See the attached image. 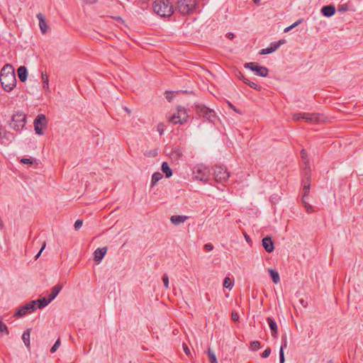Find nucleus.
Segmentation results:
<instances>
[{"label": "nucleus", "mask_w": 363, "mask_h": 363, "mask_svg": "<svg viewBox=\"0 0 363 363\" xmlns=\"http://www.w3.org/2000/svg\"><path fill=\"white\" fill-rule=\"evenodd\" d=\"M245 83L247 84L248 86H250L251 88L256 89V90H260L261 87L258 85H257L255 83L250 82L248 79L245 80Z\"/></svg>", "instance_id": "37"}, {"label": "nucleus", "mask_w": 363, "mask_h": 363, "mask_svg": "<svg viewBox=\"0 0 363 363\" xmlns=\"http://www.w3.org/2000/svg\"><path fill=\"white\" fill-rule=\"evenodd\" d=\"M204 248L206 250L211 251L213 249V245L211 243H207L204 245Z\"/></svg>", "instance_id": "53"}, {"label": "nucleus", "mask_w": 363, "mask_h": 363, "mask_svg": "<svg viewBox=\"0 0 363 363\" xmlns=\"http://www.w3.org/2000/svg\"><path fill=\"white\" fill-rule=\"evenodd\" d=\"M31 329L26 330L22 335V340L25 345L28 348L30 347V336Z\"/></svg>", "instance_id": "22"}, {"label": "nucleus", "mask_w": 363, "mask_h": 363, "mask_svg": "<svg viewBox=\"0 0 363 363\" xmlns=\"http://www.w3.org/2000/svg\"><path fill=\"white\" fill-rule=\"evenodd\" d=\"M303 205L307 213H311L313 212V207L307 201L306 199L302 198Z\"/></svg>", "instance_id": "32"}, {"label": "nucleus", "mask_w": 363, "mask_h": 363, "mask_svg": "<svg viewBox=\"0 0 363 363\" xmlns=\"http://www.w3.org/2000/svg\"><path fill=\"white\" fill-rule=\"evenodd\" d=\"M164 127V125L163 123H159L157 125V131L160 133V135L163 134Z\"/></svg>", "instance_id": "49"}, {"label": "nucleus", "mask_w": 363, "mask_h": 363, "mask_svg": "<svg viewBox=\"0 0 363 363\" xmlns=\"http://www.w3.org/2000/svg\"><path fill=\"white\" fill-rule=\"evenodd\" d=\"M262 245L264 250L269 253L273 252L274 249V242H272V238L269 236L262 239Z\"/></svg>", "instance_id": "14"}, {"label": "nucleus", "mask_w": 363, "mask_h": 363, "mask_svg": "<svg viewBox=\"0 0 363 363\" xmlns=\"http://www.w3.org/2000/svg\"><path fill=\"white\" fill-rule=\"evenodd\" d=\"M165 95H166V99L169 101H171L172 98H173V95L174 94L172 93V92H169V91H166L165 93Z\"/></svg>", "instance_id": "51"}, {"label": "nucleus", "mask_w": 363, "mask_h": 363, "mask_svg": "<svg viewBox=\"0 0 363 363\" xmlns=\"http://www.w3.org/2000/svg\"><path fill=\"white\" fill-rule=\"evenodd\" d=\"M300 303L304 308L307 306V303L303 299H301Z\"/></svg>", "instance_id": "57"}, {"label": "nucleus", "mask_w": 363, "mask_h": 363, "mask_svg": "<svg viewBox=\"0 0 363 363\" xmlns=\"http://www.w3.org/2000/svg\"><path fill=\"white\" fill-rule=\"evenodd\" d=\"M335 12V6L332 5L325 6L321 9V13L326 17H330Z\"/></svg>", "instance_id": "17"}, {"label": "nucleus", "mask_w": 363, "mask_h": 363, "mask_svg": "<svg viewBox=\"0 0 363 363\" xmlns=\"http://www.w3.org/2000/svg\"><path fill=\"white\" fill-rule=\"evenodd\" d=\"M226 36H227L229 39H230V40L233 39V38L235 37V35H234V34H233V33H227Z\"/></svg>", "instance_id": "56"}, {"label": "nucleus", "mask_w": 363, "mask_h": 363, "mask_svg": "<svg viewBox=\"0 0 363 363\" xmlns=\"http://www.w3.org/2000/svg\"><path fill=\"white\" fill-rule=\"evenodd\" d=\"M309 189H310V184L309 183L305 184L303 185V197L302 198L306 199V197L308 196V195L309 194Z\"/></svg>", "instance_id": "36"}, {"label": "nucleus", "mask_w": 363, "mask_h": 363, "mask_svg": "<svg viewBox=\"0 0 363 363\" xmlns=\"http://www.w3.org/2000/svg\"><path fill=\"white\" fill-rule=\"evenodd\" d=\"M286 347H287V340H286V335H284L282 336V338H281V345L280 350H282V351H284V350Z\"/></svg>", "instance_id": "38"}, {"label": "nucleus", "mask_w": 363, "mask_h": 363, "mask_svg": "<svg viewBox=\"0 0 363 363\" xmlns=\"http://www.w3.org/2000/svg\"><path fill=\"white\" fill-rule=\"evenodd\" d=\"M35 301L39 303L38 308L40 309L43 308L46 306H48L51 302V301H50V299H49V298H46L45 297L40 298Z\"/></svg>", "instance_id": "27"}, {"label": "nucleus", "mask_w": 363, "mask_h": 363, "mask_svg": "<svg viewBox=\"0 0 363 363\" xmlns=\"http://www.w3.org/2000/svg\"><path fill=\"white\" fill-rule=\"evenodd\" d=\"M47 118L44 114H39L34 120V125L45 128L47 125Z\"/></svg>", "instance_id": "19"}, {"label": "nucleus", "mask_w": 363, "mask_h": 363, "mask_svg": "<svg viewBox=\"0 0 363 363\" xmlns=\"http://www.w3.org/2000/svg\"><path fill=\"white\" fill-rule=\"evenodd\" d=\"M301 155L302 160L306 166L305 171H306L308 169H309V167H308V160L307 159V154L304 149L301 150Z\"/></svg>", "instance_id": "28"}, {"label": "nucleus", "mask_w": 363, "mask_h": 363, "mask_svg": "<svg viewBox=\"0 0 363 363\" xmlns=\"http://www.w3.org/2000/svg\"><path fill=\"white\" fill-rule=\"evenodd\" d=\"M36 301H31L25 305L21 306L14 313L15 317H22L35 310Z\"/></svg>", "instance_id": "9"}, {"label": "nucleus", "mask_w": 363, "mask_h": 363, "mask_svg": "<svg viewBox=\"0 0 363 363\" xmlns=\"http://www.w3.org/2000/svg\"><path fill=\"white\" fill-rule=\"evenodd\" d=\"M243 235H244L245 240L247 242H251V239H250V236L246 233H244Z\"/></svg>", "instance_id": "55"}, {"label": "nucleus", "mask_w": 363, "mask_h": 363, "mask_svg": "<svg viewBox=\"0 0 363 363\" xmlns=\"http://www.w3.org/2000/svg\"><path fill=\"white\" fill-rule=\"evenodd\" d=\"M161 169H162V172L165 174V176L167 178H169L172 175V169L169 167L167 162H164L162 164Z\"/></svg>", "instance_id": "25"}, {"label": "nucleus", "mask_w": 363, "mask_h": 363, "mask_svg": "<svg viewBox=\"0 0 363 363\" xmlns=\"http://www.w3.org/2000/svg\"><path fill=\"white\" fill-rule=\"evenodd\" d=\"M182 155V152L180 149L176 148L171 153L172 158L178 159Z\"/></svg>", "instance_id": "34"}, {"label": "nucleus", "mask_w": 363, "mask_h": 363, "mask_svg": "<svg viewBox=\"0 0 363 363\" xmlns=\"http://www.w3.org/2000/svg\"><path fill=\"white\" fill-rule=\"evenodd\" d=\"M123 109L125 112H127L129 114L131 113L130 110L127 107H124Z\"/></svg>", "instance_id": "58"}, {"label": "nucleus", "mask_w": 363, "mask_h": 363, "mask_svg": "<svg viewBox=\"0 0 363 363\" xmlns=\"http://www.w3.org/2000/svg\"><path fill=\"white\" fill-rule=\"evenodd\" d=\"M107 252V247H101V248H97L94 251V261L96 263L99 264Z\"/></svg>", "instance_id": "13"}, {"label": "nucleus", "mask_w": 363, "mask_h": 363, "mask_svg": "<svg viewBox=\"0 0 363 363\" xmlns=\"http://www.w3.org/2000/svg\"><path fill=\"white\" fill-rule=\"evenodd\" d=\"M196 0H178L177 9L183 15L193 13L196 9Z\"/></svg>", "instance_id": "3"}, {"label": "nucleus", "mask_w": 363, "mask_h": 363, "mask_svg": "<svg viewBox=\"0 0 363 363\" xmlns=\"http://www.w3.org/2000/svg\"><path fill=\"white\" fill-rule=\"evenodd\" d=\"M214 179L218 182H225L230 177V173L223 166H215L213 167Z\"/></svg>", "instance_id": "7"}, {"label": "nucleus", "mask_w": 363, "mask_h": 363, "mask_svg": "<svg viewBox=\"0 0 363 363\" xmlns=\"http://www.w3.org/2000/svg\"><path fill=\"white\" fill-rule=\"evenodd\" d=\"M34 127H35V131L36 134H38V135L43 134V128H42L41 126L37 125H34Z\"/></svg>", "instance_id": "45"}, {"label": "nucleus", "mask_w": 363, "mask_h": 363, "mask_svg": "<svg viewBox=\"0 0 363 363\" xmlns=\"http://www.w3.org/2000/svg\"><path fill=\"white\" fill-rule=\"evenodd\" d=\"M239 77H240V79H241L244 82H245V80H246V79H245V78L244 77V76H243L241 73H240V76H239Z\"/></svg>", "instance_id": "59"}, {"label": "nucleus", "mask_w": 363, "mask_h": 363, "mask_svg": "<svg viewBox=\"0 0 363 363\" xmlns=\"http://www.w3.org/2000/svg\"><path fill=\"white\" fill-rule=\"evenodd\" d=\"M41 78H42L43 89L46 91H50L48 76L47 75V74L45 72H42Z\"/></svg>", "instance_id": "24"}, {"label": "nucleus", "mask_w": 363, "mask_h": 363, "mask_svg": "<svg viewBox=\"0 0 363 363\" xmlns=\"http://www.w3.org/2000/svg\"><path fill=\"white\" fill-rule=\"evenodd\" d=\"M271 354V349L267 347L261 354L262 357L267 358Z\"/></svg>", "instance_id": "43"}, {"label": "nucleus", "mask_w": 363, "mask_h": 363, "mask_svg": "<svg viewBox=\"0 0 363 363\" xmlns=\"http://www.w3.org/2000/svg\"><path fill=\"white\" fill-rule=\"evenodd\" d=\"M60 339H58L55 343L54 344V345L51 347L50 349V352L52 353H54L55 352H56V350H57L58 347L60 346Z\"/></svg>", "instance_id": "42"}, {"label": "nucleus", "mask_w": 363, "mask_h": 363, "mask_svg": "<svg viewBox=\"0 0 363 363\" xmlns=\"http://www.w3.org/2000/svg\"><path fill=\"white\" fill-rule=\"evenodd\" d=\"M142 3H146L148 0H140Z\"/></svg>", "instance_id": "61"}, {"label": "nucleus", "mask_w": 363, "mask_h": 363, "mask_svg": "<svg viewBox=\"0 0 363 363\" xmlns=\"http://www.w3.org/2000/svg\"><path fill=\"white\" fill-rule=\"evenodd\" d=\"M45 242L43 243L40 252L35 255V259H38V257H40V254L42 253V252L45 249Z\"/></svg>", "instance_id": "54"}, {"label": "nucleus", "mask_w": 363, "mask_h": 363, "mask_svg": "<svg viewBox=\"0 0 363 363\" xmlns=\"http://www.w3.org/2000/svg\"><path fill=\"white\" fill-rule=\"evenodd\" d=\"M187 219L188 216H172L170 217L171 223L175 225L184 223Z\"/></svg>", "instance_id": "18"}, {"label": "nucleus", "mask_w": 363, "mask_h": 363, "mask_svg": "<svg viewBox=\"0 0 363 363\" xmlns=\"http://www.w3.org/2000/svg\"><path fill=\"white\" fill-rule=\"evenodd\" d=\"M61 289H62L61 285L57 284V285L55 286L52 289L51 294L49 295V297H48L49 299H50V301H52L58 295V294L60 293Z\"/></svg>", "instance_id": "23"}, {"label": "nucleus", "mask_w": 363, "mask_h": 363, "mask_svg": "<svg viewBox=\"0 0 363 363\" xmlns=\"http://www.w3.org/2000/svg\"><path fill=\"white\" fill-rule=\"evenodd\" d=\"M231 318L234 322H238L239 320L240 317L237 312L233 311L231 313Z\"/></svg>", "instance_id": "47"}, {"label": "nucleus", "mask_w": 363, "mask_h": 363, "mask_svg": "<svg viewBox=\"0 0 363 363\" xmlns=\"http://www.w3.org/2000/svg\"><path fill=\"white\" fill-rule=\"evenodd\" d=\"M260 347V342L257 341V340H255V341H252L250 342V348L252 350H259Z\"/></svg>", "instance_id": "35"}, {"label": "nucleus", "mask_w": 363, "mask_h": 363, "mask_svg": "<svg viewBox=\"0 0 363 363\" xmlns=\"http://www.w3.org/2000/svg\"><path fill=\"white\" fill-rule=\"evenodd\" d=\"M0 332H5L6 334H9V330L6 325L0 320Z\"/></svg>", "instance_id": "40"}, {"label": "nucleus", "mask_w": 363, "mask_h": 363, "mask_svg": "<svg viewBox=\"0 0 363 363\" xmlns=\"http://www.w3.org/2000/svg\"><path fill=\"white\" fill-rule=\"evenodd\" d=\"M303 21V19L301 18V19H298V21H296L295 23H294L293 24H291V26L286 27L285 29H284V33H288L289 31H290L291 29L294 28L295 27H296L297 26H298L301 22Z\"/></svg>", "instance_id": "33"}, {"label": "nucleus", "mask_w": 363, "mask_h": 363, "mask_svg": "<svg viewBox=\"0 0 363 363\" xmlns=\"http://www.w3.org/2000/svg\"><path fill=\"white\" fill-rule=\"evenodd\" d=\"M194 174L196 180L206 182L208 180L210 172L208 167L203 165H198L194 168Z\"/></svg>", "instance_id": "8"}, {"label": "nucleus", "mask_w": 363, "mask_h": 363, "mask_svg": "<svg viewBox=\"0 0 363 363\" xmlns=\"http://www.w3.org/2000/svg\"><path fill=\"white\" fill-rule=\"evenodd\" d=\"M189 115L186 110L184 107L179 106L177 113L169 118V121L174 124H182L187 121Z\"/></svg>", "instance_id": "5"}, {"label": "nucleus", "mask_w": 363, "mask_h": 363, "mask_svg": "<svg viewBox=\"0 0 363 363\" xmlns=\"http://www.w3.org/2000/svg\"><path fill=\"white\" fill-rule=\"evenodd\" d=\"M0 81L6 91H11L16 85V78L14 69L9 64L5 65L1 70Z\"/></svg>", "instance_id": "1"}, {"label": "nucleus", "mask_w": 363, "mask_h": 363, "mask_svg": "<svg viewBox=\"0 0 363 363\" xmlns=\"http://www.w3.org/2000/svg\"><path fill=\"white\" fill-rule=\"evenodd\" d=\"M279 362L280 363L285 362L284 354V351H282V350H279Z\"/></svg>", "instance_id": "48"}, {"label": "nucleus", "mask_w": 363, "mask_h": 363, "mask_svg": "<svg viewBox=\"0 0 363 363\" xmlns=\"http://www.w3.org/2000/svg\"><path fill=\"white\" fill-rule=\"evenodd\" d=\"M208 357L211 363H218L216 354L210 348L208 350Z\"/></svg>", "instance_id": "30"}, {"label": "nucleus", "mask_w": 363, "mask_h": 363, "mask_svg": "<svg viewBox=\"0 0 363 363\" xmlns=\"http://www.w3.org/2000/svg\"><path fill=\"white\" fill-rule=\"evenodd\" d=\"M162 178V174L160 172H155L152 176V184L155 185Z\"/></svg>", "instance_id": "29"}, {"label": "nucleus", "mask_w": 363, "mask_h": 363, "mask_svg": "<svg viewBox=\"0 0 363 363\" xmlns=\"http://www.w3.org/2000/svg\"><path fill=\"white\" fill-rule=\"evenodd\" d=\"M348 7H347V4H345V5H342L340 6H339L338 8V11L340 12H345V11H348Z\"/></svg>", "instance_id": "50"}, {"label": "nucleus", "mask_w": 363, "mask_h": 363, "mask_svg": "<svg viewBox=\"0 0 363 363\" xmlns=\"http://www.w3.org/2000/svg\"><path fill=\"white\" fill-rule=\"evenodd\" d=\"M286 40L284 39L279 40L278 42H274L270 44V45L267 48L262 49L259 51L260 55H267L270 54L275 52L281 45L285 44Z\"/></svg>", "instance_id": "11"}, {"label": "nucleus", "mask_w": 363, "mask_h": 363, "mask_svg": "<svg viewBox=\"0 0 363 363\" xmlns=\"http://www.w3.org/2000/svg\"><path fill=\"white\" fill-rule=\"evenodd\" d=\"M153 10L161 17H169L174 13L173 6L169 0H155Z\"/></svg>", "instance_id": "2"}, {"label": "nucleus", "mask_w": 363, "mask_h": 363, "mask_svg": "<svg viewBox=\"0 0 363 363\" xmlns=\"http://www.w3.org/2000/svg\"><path fill=\"white\" fill-rule=\"evenodd\" d=\"M162 281L164 287L167 289H169V278L167 274H164L162 277Z\"/></svg>", "instance_id": "41"}, {"label": "nucleus", "mask_w": 363, "mask_h": 363, "mask_svg": "<svg viewBox=\"0 0 363 363\" xmlns=\"http://www.w3.org/2000/svg\"><path fill=\"white\" fill-rule=\"evenodd\" d=\"M13 138H14V137H13L12 133H11L10 132L4 130L1 127V128L0 140H1L4 143V141H11Z\"/></svg>", "instance_id": "20"}, {"label": "nucleus", "mask_w": 363, "mask_h": 363, "mask_svg": "<svg viewBox=\"0 0 363 363\" xmlns=\"http://www.w3.org/2000/svg\"><path fill=\"white\" fill-rule=\"evenodd\" d=\"M245 67L252 70L257 75L260 77H267L269 74V70L267 67L259 66L255 62H248L245 65Z\"/></svg>", "instance_id": "10"}, {"label": "nucleus", "mask_w": 363, "mask_h": 363, "mask_svg": "<svg viewBox=\"0 0 363 363\" xmlns=\"http://www.w3.org/2000/svg\"><path fill=\"white\" fill-rule=\"evenodd\" d=\"M196 111L200 117H203L210 122H213L216 118L215 111L203 105L196 106Z\"/></svg>", "instance_id": "6"}, {"label": "nucleus", "mask_w": 363, "mask_h": 363, "mask_svg": "<svg viewBox=\"0 0 363 363\" xmlns=\"http://www.w3.org/2000/svg\"><path fill=\"white\" fill-rule=\"evenodd\" d=\"M267 323L271 330L272 335L276 337L278 335V327L277 323L272 318H267Z\"/></svg>", "instance_id": "16"}, {"label": "nucleus", "mask_w": 363, "mask_h": 363, "mask_svg": "<svg viewBox=\"0 0 363 363\" xmlns=\"http://www.w3.org/2000/svg\"><path fill=\"white\" fill-rule=\"evenodd\" d=\"M223 286L226 289H231L233 286V282L230 277H225L223 281Z\"/></svg>", "instance_id": "31"}, {"label": "nucleus", "mask_w": 363, "mask_h": 363, "mask_svg": "<svg viewBox=\"0 0 363 363\" xmlns=\"http://www.w3.org/2000/svg\"><path fill=\"white\" fill-rule=\"evenodd\" d=\"M26 116L23 113H16L13 115L10 127L16 131L20 132L25 127Z\"/></svg>", "instance_id": "4"}, {"label": "nucleus", "mask_w": 363, "mask_h": 363, "mask_svg": "<svg viewBox=\"0 0 363 363\" xmlns=\"http://www.w3.org/2000/svg\"><path fill=\"white\" fill-rule=\"evenodd\" d=\"M302 118H303V113H294L293 115V119L296 121H298L302 119Z\"/></svg>", "instance_id": "46"}, {"label": "nucleus", "mask_w": 363, "mask_h": 363, "mask_svg": "<svg viewBox=\"0 0 363 363\" xmlns=\"http://www.w3.org/2000/svg\"><path fill=\"white\" fill-rule=\"evenodd\" d=\"M21 163L25 164H32L34 162V160L32 158H23L20 160Z\"/></svg>", "instance_id": "39"}, {"label": "nucleus", "mask_w": 363, "mask_h": 363, "mask_svg": "<svg viewBox=\"0 0 363 363\" xmlns=\"http://www.w3.org/2000/svg\"><path fill=\"white\" fill-rule=\"evenodd\" d=\"M255 4H258L259 0H253Z\"/></svg>", "instance_id": "60"}, {"label": "nucleus", "mask_w": 363, "mask_h": 363, "mask_svg": "<svg viewBox=\"0 0 363 363\" xmlns=\"http://www.w3.org/2000/svg\"><path fill=\"white\" fill-rule=\"evenodd\" d=\"M268 272L270 274L274 283L277 284L279 282V281H280L279 274L277 271H275L272 269H269Z\"/></svg>", "instance_id": "26"}, {"label": "nucleus", "mask_w": 363, "mask_h": 363, "mask_svg": "<svg viewBox=\"0 0 363 363\" xmlns=\"http://www.w3.org/2000/svg\"><path fill=\"white\" fill-rule=\"evenodd\" d=\"M182 346H183V350H184V352H185V354L187 355H189L190 350L189 349L188 346L185 343H183Z\"/></svg>", "instance_id": "52"}, {"label": "nucleus", "mask_w": 363, "mask_h": 363, "mask_svg": "<svg viewBox=\"0 0 363 363\" xmlns=\"http://www.w3.org/2000/svg\"><path fill=\"white\" fill-rule=\"evenodd\" d=\"M303 120L310 123H318L323 120V116L319 113H303Z\"/></svg>", "instance_id": "12"}, {"label": "nucleus", "mask_w": 363, "mask_h": 363, "mask_svg": "<svg viewBox=\"0 0 363 363\" xmlns=\"http://www.w3.org/2000/svg\"><path fill=\"white\" fill-rule=\"evenodd\" d=\"M83 221L82 220H77L74 223V228L75 230H79L82 226Z\"/></svg>", "instance_id": "44"}, {"label": "nucleus", "mask_w": 363, "mask_h": 363, "mask_svg": "<svg viewBox=\"0 0 363 363\" xmlns=\"http://www.w3.org/2000/svg\"><path fill=\"white\" fill-rule=\"evenodd\" d=\"M17 73L18 77L21 82H24L26 81L28 77V72L25 66H21L20 67H18V69H17Z\"/></svg>", "instance_id": "21"}, {"label": "nucleus", "mask_w": 363, "mask_h": 363, "mask_svg": "<svg viewBox=\"0 0 363 363\" xmlns=\"http://www.w3.org/2000/svg\"><path fill=\"white\" fill-rule=\"evenodd\" d=\"M36 16L39 21V26L40 31L43 34H45L48 30V27L45 22V18L41 13H38Z\"/></svg>", "instance_id": "15"}]
</instances>
